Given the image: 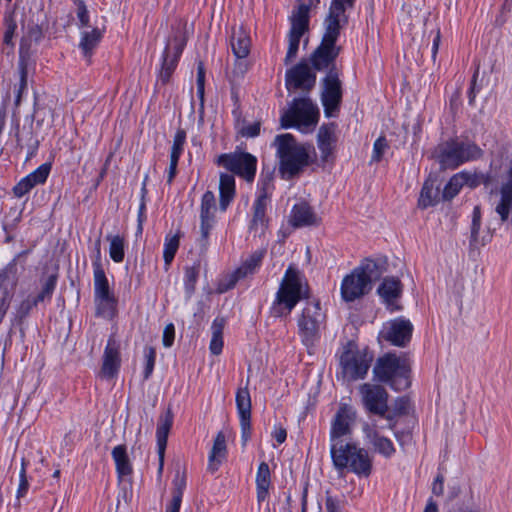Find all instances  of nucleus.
Wrapping results in <instances>:
<instances>
[{
    "instance_id": "f257e3e1",
    "label": "nucleus",
    "mask_w": 512,
    "mask_h": 512,
    "mask_svg": "<svg viewBox=\"0 0 512 512\" xmlns=\"http://www.w3.org/2000/svg\"><path fill=\"white\" fill-rule=\"evenodd\" d=\"M356 417L353 407L340 405L330 425V457L339 474L351 472L358 478H368L373 471V455L352 439Z\"/></svg>"
},
{
    "instance_id": "f03ea898",
    "label": "nucleus",
    "mask_w": 512,
    "mask_h": 512,
    "mask_svg": "<svg viewBox=\"0 0 512 512\" xmlns=\"http://www.w3.org/2000/svg\"><path fill=\"white\" fill-rule=\"evenodd\" d=\"M309 297V286L304 274L289 266L281 280L275 298L270 307L273 317L288 316L296 305Z\"/></svg>"
},
{
    "instance_id": "7ed1b4c3",
    "label": "nucleus",
    "mask_w": 512,
    "mask_h": 512,
    "mask_svg": "<svg viewBox=\"0 0 512 512\" xmlns=\"http://www.w3.org/2000/svg\"><path fill=\"white\" fill-rule=\"evenodd\" d=\"M481 148L469 140L451 137L439 142L432 151V158L441 169H456L462 164L479 159Z\"/></svg>"
},
{
    "instance_id": "20e7f679",
    "label": "nucleus",
    "mask_w": 512,
    "mask_h": 512,
    "mask_svg": "<svg viewBox=\"0 0 512 512\" xmlns=\"http://www.w3.org/2000/svg\"><path fill=\"white\" fill-rule=\"evenodd\" d=\"M274 145L276 146V155L279 159L278 172L282 179L291 180L308 166V151L304 146L296 142L292 134L277 135Z\"/></svg>"
},
{
    "instance_id": "39448f33",
    "label": "nucleus",
    "mask_w": 512,
    "mask_h": 512,
    "mask_svg": "<svg viewBox=\"0 0 512 512\" xmlns=\"http://www.w3.org/2000/svg\"><path fill=\"white\" fill-rule=\"evenodd\" d=\"M382 273V268L376 261L366 259L343 278L340 287L342 299L352 302L363 297L372 289V283L379 279Z\"/></svg>"
},
{
    "instance_id": "423d86ee",
    "label": "nucleus",
    "mask_w": 512,
    "mask_h": 512,
    "mask_svg": "<svg viewBox=\"0 0 512 512\" xmlns=\"http://www.w3.org/2000/svg\"><path fill=\"white\" fill-rule=\"evenodd\" d=\"M374 378L390 386L395 391H402L410 386V362L406 356L387 353L377 359L373 367Z\"/></svg>"
},
{
    "instance_id": "0eeeda50",
    "label": "nucleus",
    "mask_w": 512,
    "mask_h": 512,
    "mask_svg": "<svg viewBox=\"0 0 512 512\" xmlns=\"http://www.w3.org/2000/svg\"><path fill=\"white\" fill-rule=\"evenodd\" d=\"M344 26L345 24L338 23L335 20L324 19L321 43L310 56V63L315 70L330 71L331 69H337L335 62L340 54L341 47L336 45V42Z\"/></svg>"
},
{
    "instance_id": "6e6552de",
    "label": "nucleus",
    "mask_w": 512,
    "mask_h": 512,
    "mask_svg": "<svg viewBox=\"0 0 512 512\" xmlns=\"http://www.w3.org/2000/svg\"><path fill=\"white\" fill-rule=\"evenodd\" d=\"M320 111L308 97L295 98L280 117L283 128H296L302 133L312 132L318 124Z\"/></svg>"
},
{
    "instance_id": "1a4fd4ad",
    "label": "nucleus",
    "mask_w": 512,
    "mask_h": 512,
    "mask_svg": "<svg viewBox=\"0 0 512 512\" xmlns=\"http://www.w3.org/2000/svg\"><path fill=\"white\" fill-rule=\"evenodd\" d=\"M319 3L320 0H300L288 17L290 28L287 34L286 64H289L296 58L300 40L309 30L310 10L316 8Z\"/></svg>"
},
{
    "instance_id": "9d476101",
    "label": "nucleus",
    "mask_w": 512,
    "mask_h": 512,
    "mask_svg": "<svg viewBox=\"0 0 512 512\" xmlns=\"http://www.w3.org/2000/svg\"><path fill=\"white\" fill-rule=\"evenodd\" d=\"M325 318L319 302H307L298 316V336L310 354L311 349L320 341Z\"/></svg>"
},
{
    "instance_id": "9b49d317",
    "label": "nucleus",
    "mask_w": 512,
    "mask_h": 512,
    "mask_svg": "<svg viewBox=\"0 0 512 512\" xmlns=\"http://www.w3.org/2000/svg\"><path fill=\"white\" fill-rule=\"evenodd\" d=\"M373 360V354L367 349H359L354 342L343 346L339 356L341 377L347 381L365 378Z\"/></svg>"
},
{
    "instance_id": "f8f14e48",
    "label": "nucleus",
    "mask_w": 512,
    "mask_h": 512,
    "mask_svg": "<svg viewBox=\"0 0 512 512\" xmlns=\"http://www.w3.org/2000/svg\"><path fill=\"white\" fill-rule=\"evenodd\" d=\"M321 103L326 117H336L343 97V83L338 69H331L321 81Z\"/></svg>"
},
{
    "instance_id": "ddd939ff",
    "label": "nucleus",
    "mask_w": 512,
    "mask_h": 512,
    "mask_svg": "<svg viewBox=\"0 0 512 512\" xmlns=\"http://www.w3.org/2000/svg\"><path fill=\"white\" fill-rule=\"evenodd\" d=\"M186 36L181 30H176L168 39L161 57V69L158 73V81L167 84L174 73L182 52L186 46Z\"/></svg>"
},
{
    "instance_id": "4468645a",
    "label": "nucleus",
    "mask_w": 512,
    "mask_h": 512,
    "mask_svg": "<svg viewBox=\"0 0 512 512\" xmlns=\"http://www.w3.org/2000/svg\"><path fill=\"white\" fill-rule=\"evenodd\" d=\"M217 164L240 176L247 182H252L255 178L257 158L250 153L234 152L221 154L217 159Z\"/></svg>"
},
{
    "instance_id": "2eb2a0df",
    "label": "nucleus",
    "mask_w": 512,
    "mask_h": 512,
    "mask_svg": "<svg viewBox=\"0 0 512 512\" xmlns=\"http://www.w3.org/2000/svg\"><path fill=\"white\" fill-rule=\"evenodd\" d=\"M361 402L365 410L373 415H383L388 411L389 395L386 389L378 384L364 383L359 387Z\"/></svg>"
},
{
    "instance_id": "dca6fc26",
    "label": "nucleus",
    "mask_w": 512,
    "mask_h": 512,
    "mask_svg": "<svg viewBox=\"0 0 512 512\" xmlns=\"http://www.w3.org/2000/svg\"><path fill=\"white\" fill-rule=\"evenodd\" d=\"M217 210L215 195L212 191H206L200 204V238L198 240L202 249L206 250L210 232L215 223Z\"/></svg>"
},
{
    "instance_id": "f3484780",
    "label": "nucleus",
    "mask_w": 512,
    "mask_h": 512,
    "mask_svg": "<svg viewBox=\"0 0 512 512\" xmlns=\"http://www.w3.org/2000/svg\"><path fill=\"white\" fill-rule=\"evenodd\" d=\"M413 325L409 320L396 318L383 325L380 337L394 346L404 347L411 339Z\"/></svg>"
},
{
    "instance_id": "a211bd4d",
    "label": "nucleus",
    "mask_w": 512,
    "mask_h": 512,
    "mask_svg": "<svg viewBox=\"0 0 512 512\" xmlns=\"http://www.w3.org/2000/svg\"><path fill=\"white\" fill-rule=\"evenodd\" d=\"M285 82L288 90H310L316 83V74L307 63L300 62L287 70Z\"/></svg>"
},
{
    "instance_id": "6ab92c4d",
    "label": "nucleus",
    "mask_w": 512,
    "mask_h": 512,
    "mask_svg": "<svg viewBox=\"0 0 512 512\" xmlns=\"http://www.w3.org/2000/svg\"><path fill=\"white\" fill-rule=\"evenodd\" d=\"M263 258V253L256 251L251 254L240 267H238L233 273H231L227 282H221L219 285L220 292H226L232 289L235 284L240 280L249 275L254 274L260 267Z\"/></svg>"
},
{
    "instance_id": "aec40b11",
    "label": "nucleus",
    "mask_w": 512,
    "mask_h": 512,
    "mask_svg": "<svg viewBox=\"0 0 512 512\" xmlns=\"http://www.w3.org/2000/svg\"><path fill=\"white\" fill-rule=\"evenodd\" d=\"M235 401L241 426V438L245 444L251 433V397L247 387L237 390Z\"/></svg>"
},
{
    "instance_id": "412c9836",
    "label": "nucleus",
    "mask_w": 512,
    "mask_h": 512,
    "mask_svg": "<svg viewBox=\"0 0 512 512\" xmlns=\"http://www.w3.org/2000/svg\"><path fill=\"white\" fill-rule=\"evenodd\" d=\"M289 223L294 228L318 226L321 223L313 208L305 201L294 204L289 215Z\"/></svg>"
},
{
    "instance_id": "4be33fe9",
    "label": "nucleus",
    "mask_w": 512,
    "mask_h": 512,
    "mask_svg": "<svg viewBox=\"0 0 512 512\" xmlns=\"http://www.w3.org/2000/svg\"><path fill=\"white\" fill-rule=\"evenodd\" d=\"M92 267L94 278V299L113 295L114 292L111 290L109 286V282L102 264L100 240H98L96 243V255L92 262Z\"/></svg>"
},
{
    "instance_id": "5701e85b",
    "label": "nucleus",
    "mask_w": 512,
    "mask_h": 512,
    "mask_svg": "<svg viewBox=\"0 0 512 512\" xmlns=\"http://www.w3.org/2000/svg\"><path fill=\"white\" fill-rule=\"evenodd\" d=\"M402 290L401 281L397 277H386L379 285L377 293L387 308L395 311L399 309L396 302L401 297Z\"/></svg>"
},
{
    "instance_id": "b1692460",
    "label": "nucleus",
    "mask_w": 512,
    "mask_h": 512,
    "mask_svg": "<svg viewBox=\"0 0 512 512\" xmlns=\"http://www.w3.org/2000/svg\"><path fill=\"white\" fill-rule=\"evenodd\" d=\"M173 424V414L170 409H168L164 414L159 417L158 425L156 429V439H157V452L159 456V468L158 472L162 473L164 466V456L165 450L167 446V439L169 432L171 430Z\"/></svg>"
},
{
    "instance_id": "393cba45",
    "label": "nucleus",
    "mask_w": 512,
    "mask_h": 512,
    "mask_svg": "<svg viewBox=\"0 0 512 512\" xmlns=\"http://www.w3.org/2000/svg\"><path fill=\"white\" fill-rule=\"evenodd\" d=\"M120 368V356L116 341L110 338L104 350L101 376L106 379L114 378Z\"/></svg>"
},
{
    "instance_id": "a878e982",
    "label": "nucleus",
    "mask_w": 512,
    "mask_h": 512,
    "mask_svg": "<svg viewBox=\"0 0 512 512\" xmlns=\"http://www.w3.org/2000/svg\"><path fill=\"white\" fill-rule=\"evenodd\" d=\"M19 128V122L16 121L14 125V130L17 147H19L20 149L26 147L27 158H32L33 156H35L39 147V140L37 138V135L34 133L32 125H30L29 127L24 126L22 134L19 133Z\"/></svg>"
},
{
    "instance_id": "bb28decb",
    "label": "nucleus",
    "mask_w": 512,
    "mask_h": 512,
    "mask_svg": "<svg viewBox=\"0 0 512 512\" xmlns=\"http://www.w3.org/2000/svg\"><path fill=\"white\" fill-rule=\"evenodd\" d=\"M465 184L474 187L477 182L471 174L464 171L453 175L443 189V199L451 200L454 198Z\"/></svg>"
},
{
    "instance_id": "cd10ccee",
    "label": "nucleus",
    "mask_w": 512,
    "mask_h": 512,
    "mask_svg": "<svg viewBox=\"0 0 512 512\" xmlns=\"http://www.w3.org/2000/svg\"><path fill=\"white\" fill-rule=\"evenodd\" d=\"M335 130L336 124L334 123L322 125L319 128L317 135V145L323 159H327L333 151L334 144L336 142Z\"/></svg>"
},
{
    "instance_id": "c85d7f7f",
    "label": "nucleus",
    "mask_w": 512,
    "mask_h": 512,
    "mask_svg": "<svg viewBox=\"0 0 512 512\" xmlns=\"http://www.w3.org/2000/svg\"><path fill=\"white\" fill-rule=\"evenodd\" d=\"M255 484L257 501L260 505L268 499L271 487V471L269 465L264 461L261 462L257 468Z\"/></svg>"
},
{
    "instance_id": "c756f323",
    "label": "nucleus",
    "mask_w": 512,
    "mask_h": 512,
    "mask_svg": "<svg viewBox=\"0 0 512 512\" xmlns=\"http://www.w3.org/2000/svg\"><path fill=\"white\" fill-rule=\"evenodd\" d=\"M226 455V436L222 431H220L217 433L212 449L209 453L208 470L211 472L217 471L222 461L226 458Z\"/></svg>"
},
{
    "instance_id": "7c9ffc66",
    "label": "nucleus",
    "mask_w": 512,
    "mask_h": 512,
    "mask_svg": "<svg viewBox=\"0 0 512 512\" xmlns=\"http://www.w3.org/2000/svg\"><path fill=\"white\" fill-rule=\"evenodd\" d=\"M231 48L233 54L238 59L247 58L250 52L251 40L248 32L239 27L234 29L231 35Z\"/></svg>"
},
{
    "instance_id": "2f4dec72",
    "label": "nucleus",
    "mask_w": 512,
    "mask_h": 512,
    "mask_svg": "<svg viewBox=\"0 0 512 512\" xmlns=\"http://www.w3.org/2000/svg\"><path fill=\"white\" fill-rule=\"evenodd\" d=\"M219 209L225 212L235 197V178L232 174L222 173L219 182Z\"/></svg>"
},
{
    "instance_id": "473e14b6",
    "label": "nucleus",
    "mask_w": 512,
    "mask_h": 512,
    "mask_svg": "<svg viewBox=\"0 0 512 512\" xmlns=\"http://www.w3.org/2000/svg\"><path fill=\"white\" fill-rule=\"evenodd\" d=\"M269 204L261 201L253 202V216L250 221L249 230L255 234H263L268 225V218L266 216V210Z\"/></svg>"
},
{
    "instance_id": "72a5a7b5",
    "label": "nucleus",
    "mask_w": 512,
    "mask_h": 512,
    "mask_svg": "<svg viewBox=\"0 0 512 512\" xmlns=\"http://www.w3.org/2000/svg\"><path fill=\"white\" fill-rule=\"evenodd\" d=\"M95 315L107 320H112L117 315L118 300L115 296L109 295L94 299Z\"/></svg>"
},
{
    "instance_id": "f704fd0d",
    "label": "nucleus",
    "mask_w": 512,
    "mask_h": 512,
    "mask_svg": "<svg viewBox=\"0 0 512 512\" xmlns=\"http://www.w3.org/2000/svg\"><path fill=\"white\" fill-rule=\"evenodd\" d=\"M103 37V32L99 28H93L91 31H83L79 42L84 57L90 59L93 51L99 45Z\"/></svg>"
},
{
    "instance_id": "c9c22d12",
    "label": "nucleus",
    "mask_w": 512,
    "mask_h": 512,
    "mask_svg": "<svg viewBox=\"0 0 512 512\" xmlns=\"http://www.w3.org/2000/svg\"><path fill=\"white\" fill-rule=\"evenodd\" d=\"M112 458L115 462L116 472L119 477L129 476L133 469L127 454L125 445H117L111 452Z\"/></svg>"
},
{
    "instance_id": "e433bc0d",
    "label": "nucleus",
    "mask_w": 512,
    "mask_h": 512,
    "mask_svg": "<svg viewBox=\"0 0 512 512\" xmlns=\"http://www.w3.org/2000/svg\"><path fill=\"white\" fill-rule=\"evenodd\" d=\"M355 0H332L325 19L335 20L338 23L347 24L346 9L354 6Z\"/></svg>"
},
{
    "instance_id": "4c0bfd02",
    "label": "nucleus",
    "mask_w": 512,
    "mask_h": 512,
    "mask_svg": "<svg viewBox=\"0 0 512 512\" xmlns=\"http://www.w3.org/2000/svg\"><path fill=\"white\" fill-rule=\"evenodd\" d=\"M364 441L372 447L375 453L383 456L384 458H391L395 452V446L392 440L384 435L375 436L372 438L364 439Z\"/></svg>"
},
{
    "instance_id": "58836bf2",
    "label": "nucleus",
    "mask_w": 512,
    "mask_h": 512,
    "mask_svg": "<svg viewBox=\"0 0 512 512\" xmlns=\"http://www.w3.org/2000/svg\"><path fill=\"white\" fill-rule=\"evenodd\" d=\"M225 320L223 318H215L212 322V337L209 345L210 352L219 355L223 349V329Z\"/></svg>"
},
{
    "instance_id": "ea45409f",
    "label": "nucleus",
    "mask_w": 512,
    "mask_h": 512,
    "mask_svg": "<svg viewBox=\"0 0 512 512\" xmlns=\"http://www.w3.org/2000/svg\"><path fill=\"white\" fill-rule=\"evenodd\" d=\"M257 195L254 201H261L263 203H270V199L274 190V182L272 174H261L257 183Z\"/></svg>"
},
{
    "instance_id": "a19ab883",
    "label": "nucleus",
    "mask_w": 512,
    "mask_h": 512,
    "mask_svg": "<svg viewBox=\"0 0 512 512\" xmlns=\"http://www.w3.org/2000/svg\"><path fill=\"white\" fill-rule=\"evenodd\" d=\"M387 429L386 423L379 416L370 417L368 421L362 423L363 438L368 439L375 436L383 435V431Z\"/></svg>"
},
{
    "instance_id": "79ce46f5",
    "label": "nucleus",
    "mask_w": 512,
    "mask_h": 512,
    "mask_svg": "<svg viewBox=\"0 0 512 512\" xmlns=\"http://www.w3.org/2000/svg\"><path fill=\"white\" fill-rule=\"evenodd\" d=\"M57 284V276H48L42 284L41 291L37 296L32 297L37 304L50 302Z\"/></svg>"
},
{
    "instance_id": "37998d69",
    "label": "nucleus",
    "mask_w": 512,
    "mask_h": 512,
    "mask_svg": "<svg viewBox=\"0 0 512 512\" xmlns=\"http://www.w3.org/2000/svg\"><path fill=\"white\" fill-rule=\"evenodd\" d=\"M107 239L110 242V245H109L110 258L115 263H121L124 260V256H125L124 238L119 235H115V236H108Z\"/></svg>"
},
{
    "instance_id": "c03bdc74",
    "label": "nucleus",
    "mask_w": 512,
    "mask_h": 512,
    "mask_svg": "<svg viewBox=\"0 0 512 512\" xmlns=\"http://www.w3.org/2000/svg\"><path fill=\"white\" fill-rule=\"evenodd\" d=\"M179 244L180 236L178 234L166 235L163 249V258L166 265H170V263L174 259L175 254L179 248Z\"/></svg>"
},
{
    "instance_id": "a18cd8bd",
    "label": "nucleus",
    "mask_w": 512,
    "mask_h": 512,
    "mask_svg": "<svg viewBox=\"0 0 512 512\" xmlns=\"http://www.w3.org/2000/svg\"><path fill=\"white\" fill-rule=\"evenodd\" d=\"M199 277V265L186 267L184 271V289L187 298H191L195 291L196 283Z\"/></svg>"
},
{
    "instance_id": "49530a36",
    "label": "nucleus",
    "mask_w": 512,
    "mask_h": 512,
    "mask_svg": "<svg viewBox=\"0 0 512 512\" xmlns=\"http://www.w3.org/2000/svg\"><path fill=\"white\" fill-rule=\"evenodd\" d=\"M437 196L438 193L434 190L433 185L425 182L420 193L418 206L422 209L434 206L437 203Z\"/></svg>"
},
{
    "instance_id": "de8ad7c7",
    "label": "nucleus",
    "mask_w": 512,
    "mask_h": 512,
    "mask_svg": "<svg viewBox=\"0 0 512 512\" xmlns=\"http://www.w3.org/2000/svg\"><path fill=\"white\" fill-rule=\"evenodd\" d=\"M18 269L16 258L9 262L4 268L0 269V287L13 284L17 281Z\"/></svg>"
},
{
    "instance_id": "09e8293b",
    "label": "nucleus",
    "mask_w": 512,
    "mask_h": 512,
    "mask_svg": "<svg viewBox=\"0 0 512 512\" xmlns=\"http://www.w3.org/2000/svg\"><path fill=\"white\" fill-rule=\"evenodd\" d=\"M21 218V212L18 211L16 208H11L7 215L4 217L2 221V229L7 234L6 242H9L12 240V236L10 233L16 228L18 222Z\"/></svg>"
},
{
    "instance_id": "8fccbe9b",
    "label": "nucleus",
    "mask_w": 512,
    "mask_h": 512,
    "mask_svg": "<svg viewBox=\"0 0 512 512\" xmlns=\"http://www.w3.org/2000/svg\"><path fill=\"white\" fill-rule=\"evenodd\" d=\"M52 165L51 163H43L34 171L29 173L26 178L32 183V185L36 186L39 184H44L51 172Z\"/></svg>"
},
{
    "instance_id": "3c124183",
    "label": "nucleus",
    "mask_w": 512,
    "mask_h": 512,
    "mask_svg": "<svg viewBox=\"0 0 512 512\" xmlns=\"http://www.w3.org/2000/svg\"><path fill=\"white\" fill-rule=\"evenodd\" d=\"M19 69V83L16 88V97H15V105L18 106L21 102L22 95L27 91V77H28V70H27V64L22 63L18 64Z\"/></svg>"
},
{
    "instance_id": "603ef678",
    "label": "nucleus",
    "mask_w": 512,
    "mask_h": 512,
    "mask_svg": "<svg viewBox=\"0 0 512 512\" xmlns=\"http://www.w3.org/2000/svg\"><path fill=\"white\" fill-rule=\"evenodd\" d=\"M186 141V132L183 129H178L174 135L173 144L171 147L170 158L179 160L183 151Z\"/></svg>"
},
{
    "instance_id": "864d4df0",
    "label": "nucleus",
    "mask_w": 512,
    "mask_h": 512,
    "mask_svg": "<svg viewBox=\"0 0 512 512\" xmlns=\"http://www.w3.org/2000/svg\"><path fill=\"white\" fill-rule=\"evenodd\" d=\"M5 32L3 42L7 46H14L13 38L16 33L17 23L12 15H6L4 18Z\"/></svg>"
},
{
    "instance_id": "5fc2aeb1",
    "label": "nucleus",
    "mask_w": 512,
    "mask_h": 512,
    "mask_svg": "<svg viewBox=\"0 0 512 512\" xmlns=\"http://www.w3.org/2000/svg\"><path fill=\"white\" fill-rule=\"evenodd\" d=\"M346 505L345 498L332 496L329 492L326 493L325 509L326 512H344Z\"/></svg>"
},
{
    "instance_id": "6e6d98bb",
    "label": "nucleus",
    "mask_w": 512,
    "mask_h": 512,
    "mask_svg": "<svg viewBox=\"0 0 512 512\" xmlns=\"http://www.w3.org/2000/svg\"><path fill=\"white\" fill-rule=\"evenodd\" d=\"M145 367L143 371V377L148 380L153 373L155 361H156V350L153 347H146L144 349Z\"/></svg>"
},
{
    "instance_id": "4d7b16f0",
    "label": "nucleus",
    "mask_w": 512,
    "mask_h": 512,
    "mask_svg": "<svg viewBox=\"0 0 512 512\" xmlns=\"http://www.w3.org/2000/svg\"><path fill=\"white\" fill-rule=\"evenodd\" d=\"M29 486H30V484H29L28 477L26 474V466H25V462L23 460L22 464H21V469L19 472V484H18V488L16 491V500L17 501H20L21 498H24L27 495Z\"/></svg>"
},
{
    "instance_id": "13d9d810",
    "label": "nucleus",
    "mask_w": 512,
    "mask_h": 512,
    "mask_svg": "<svg viewBox=\"0 0 512 512\" xmlns=\"http://www.w3.org/2000/svg\"><path fill=\"white\" fill-rule=\"evenodd\" d=\"M33 44H34V41H31L27 37L23 36L21 38L20 46H19V63L18 64H22V63L27 64L28 59L30 58V55H31V48H32Z\"/></svg>"
},
{
    "instance_id": "bf43d9fd",
    "label": "nucleus",
    "mask_w": 512,
    "mask_h": 512,
    "mask_svg": "<svg viewBox=\"0 0 512 512\" xmlns=\"http://www.w3.org/2000/svg\"><path fill=\"white\" fill-rule=\"evenodd\" d=\"M388 148L387 141L384 137H379L375 140L373 144V151L371 156V161L379 162L382 159L383 154Z\"/></svg>"
},
{
    "instance_id": "052dcab7",
    "label": "nucleus",
    "mask_w": 512,
    "mask_h": 512,
    "mask_svg": "<svg viewBox=\"0 0 512 512\" xmlns=\"http://www.w3.org/2000/svg\"><path fill=\"white\" fill-rule=\"evenodd\" d=\"M173 497L177 498L182 501L183 492L186 487V477L184 474H181L180 472H177L174 479H173Z\"/></svg>"
},
{
    "instance_id": "680f3d73",
    "label": "nucleus",
    "mask_w": 512,
    "mask_h": 512,
    "mask_svg": "<svg viewBox=\"0 0 512 512\" xmlns=\"http://www.w3.org/2000/svg\"><path fill=\"white\" fill-rule=\"evenodd\" d=\"M248 62L246 58L244 59H236L233 68H232V81L236 82L241 79L244 74L248 71Z\"/></svg>"
},
{
    "instance_id": "e2e57ef3",
    "label": "nucleus",
    "mask_w": 512,
    "mask_h": 512,
    "mask_svg": "<svg viewBox=\"0 0 512 512\" xmlns=\"http://www.w3.org/2000/svg\"><path fill=\"white\" fill-rule=\"evenodd\" d=\"M38 304L35 302V300L32 298V297H28L26 298L25 300H23L19 306L17 307V310H16V317L19 319V320H22L23 318H25L29 313L30 311L35 307L37 306Z\"/></svg>"
},
{
    "instance_id": "0e129e2a",
    "label": "nucleus",
    "mask_w": 512,
    "mask_h": 512,
    "mask_svg": "<svg viewBox=\"0 0 512 512\" xmlns=\"http://www.w3.org/2000/svg\"><path fill=\"white\" fill-rule=\"evenodd\" d=\"M481 226V212L478 206L473 209L472 225H471V242L477 243V238Z\"/></svg>"
},
{
    "instance_id": "69168bd1",
    "label": "nucleus",
    "mask_w": 512,
    "mask_h": 512,
    "mask_svg": "<svg viewBox=\"0 0 512 512\" xmlns=\"http://www.w3.org/2000/svg\"><path fill=\"white\" fill-rule=\"evenodd\" d=\"M74 3L77 6V18L80 22L81 27H86L89 25V13L87 7L82 0H74Z\"/></svg>"
},
{
    "instance_id": "338daca9",
    "label": "nucleus",
    "mask_w": 512,
    "mask_h": 512,
    "mask_svg": "<svg viewBox=\"0 0 512 512\" xmlns=\"http://www.w3.org/2000/svg\"><path fill=\"white\" fill-rule=\"evenodd\" d=\"M35 186L26 178H22L14 187L13 193L17 198H21L31 191Z\"/></svg>"
},
{
    "instance_id": "774afa93",
    "label": "nucleus",
    "mask_w": 512,
    "mask_h": 512,
    "mask_svg": "<svg viewBox=\"0 0 512 512\" xmlns=\"http://www.w3.org/2000/svg\"><path fill=\"white\" fill-rule=\"evenodd\" d=\"M260 128H261V124L258 121L254 122V123H250V124L244 125L240 129V134L246 138H253L260 134Z\"/></svg>"
}]
</instances>
